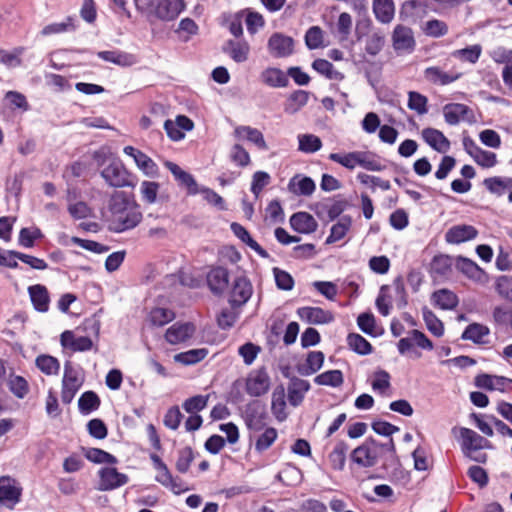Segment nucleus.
Listing matches in <instances>:
<instances>
[{"instance_id": "obj_5", "label": "nucleus", "mask_w": 512, "mask_h": 512, "mask_svg": "<svg viewBox=\"0 0 512 512\" xmlns=\"http://www.w3.org/2000/svg\"><path fill=\"white\" fill-rule=\"evenodd\" d=\"M271 382L265 367L252 370L245 380V391L252 397H260L269 391Z\"/></svg>"}, {"instance_id": "obj_8", "label": "nucleus", "mask_w": 512, "mask_h": 512, "mask_svg": "<svg viewBox=\"0 0 512 512\" xmlns=\"http://www.w3.org/2000/svg\"><path fill=\"white\" fill-rule=\"evenodd\" d=\"M253 293L252 284L244 276L237 277L232 286L229 303L232 308L241 307L249 301Z\"/></svg>"}, {"instance_id": "obj_51", "label": "nucleus", "mask_w": 512, "mask_h": 512, "mask_svg": "<svg viewBox=\"0 0 512 512\" xmlns=\"http://www.w3.org/2000/svg\"><path fill=\"white\" fill-rule=\"evenodd\" d=\"M174 318L175 313L172 310L162 307L153 308L149 314V321L151 325L156 327H162L173 321Z\"/></svg>"}, {"instance_id": "obj_58", "label": "nucleus", "mask_w": 512, "mask_h": 512, "mask_svg": "<svg viewBox=\"0 0 512 512\" xmlns=\"http://www.w3.org/2000/svg\"><path fill=\"white\" fill-rule=\"evenodd\" d=\"M299 150L305 153H314L321 149L322 142L313 134L299 135Z\"/></svg>"}, {"instance_id": "obj_26", "label": "nucleus", "mask_w": 512, "mask_h": 512, "mask_svg": "<svg viewBox=\"0 0 512 512\" xmlns=\"http://www.w3.org/2000/svg\"><path fill=\"white\" fill-rule=\"evenodd\" d=\"M459 437L461 439V450L464 455H469L472 450H481V443L484 442V437L474 430L461 427L459 429Z\"/></svg>"}, {"instance_id": "obj_62", "label": "nucleus", "mask_w": 512, "mask_h": 512, "mask_svg": "<svg viewBox=\"0 0 512 512\" xmlns=\"http://www.w3.org/2000/svg\"><path fill=\"white\" fill-rule=\"evenodd\" d=\"M277 430L273 427L266 428L262 434L258 436L255 442V449L258 452L267 450L276 440Z\"/></svg>"}, {"instance_id": "obj_43", "label": "nucleus", "mask_w": 512, "mask_h": 512, "mask_svg": "<svg viewBox=\"0 0 512 512\" xmlns=\"http://www.w3.org/2000/svg\"><path fill=\"white\" fill-rule=\"evenodd\" d=\"M77 28L75 18L72 16L66 17L63 22L50 23L42 28L40 31L41 36L46 37L53 34H60L70 31H75Z\"/></svg>"}, {"instance_id": "obj_28", "label": "nucleus", "mask_w": 512, "mask_h": 512, "mask_svg": "<svg viewBox=\"0 0 512 512\" xmlns=\"http://www.w3.org/2000/svg\"><path fill=\"white\" fill-rule=\"evenodd\" d=\"M310 389V383L307 380L293 377L288 384V401L296 407L304 399L305 393Z\"/></svg>"}, {"instance_id": "obj_59", "label": "nucleus", "mask_w": 512, "mask_h": 512, "mask_svg": "<svg viewBox=\"0 0 512 512\" xmlns=\"http://www.w3.org/2000/svg\"><path fill=\"white\" fill-rule=\"evenodd\" d=\"M194 460V451L190 446H186L178 451L176 460V469L180 473L188 472L191 463Z\"/></svg>"}, {"instance_id": "obj_15", "label": "nucleus", "mask_w": 512, "mask_h": 512, "mask_svg": "<svg viewBox=\"0 0 512 512\" xmlns=\"http://www.w3.org/2000/svg\"><path fill=\"white\" fill-rule=\"evenodd\" d=\"M194 333L195 326L193 323H175L167 329L165 339L168 343L176 345L186 342Z\"/></svg>"}, {"instance_id": "obj_50", "label": "nucleus", "mask_w": 512, "mask_h": 512, "mask_svg": "<svg viewBox=\"0 0 512 512\" xmlns=\"http://www.w3.org/2000/svg\"><path fill=\"white\" fill-rule=\"evenodd\" d=\"M317 385L339 387L343 384V373L340 370H328L314 378Z\"/></svg>"}, {"instance_id": "obj_47", "label": "nucleus", "mask_w": 512, "mask_h": 512, "mask_svg": "<svg viewBox=\"0 0 512 512\" xmlns=\"http://www.w3.org/2000/svg\"><path fill=\"white\" fill-rule=\"evenodd\" d=\"M422 316L429 332L436 337H441L444 334L443 322L427 306L422 308Z\"/></svg>"}, {"instance_id": "obj_23", "label": "nucleus", "mask_w": 512, "mask_h": 512, "mask_svg": "<svg viewBox=\"0 0 512 512\" xmlns=\"http://www.w3.org/2000/svg\"><path fill=\"white\" fill-rule=\"evenodd\" d=\"M222 51L229 55L236 63H243L248 59L250 46L245 40L235 41L229 39L223 45Z\"/></svg>"}, {"instance_id": "obj_45", "label": "nucleus", "mask_w": 512, "mask_h": 512, "mask_svg": "<svg viewBox=\"0 0 512 512\" xmlns=\"http://www.w3.org/2000/svg\"><path fill=\"white\" fill-rule=\"evenodd\" d=\"M208 355V349L197 348L178 353L174 356V361L182 365H194L201 362Z\"/></svg>"}, {"instance_id": "obj_64", "label": "nucleus", "mask_w": 512, "mask_h": 512, "mask_svg": "<svg viewBox=\"0 0 512 512\" xmlns=\"http://www.w3.org/2000/svg\"><path fill=\"white\" fill-rule=\"evenodd\" d=\"M390 379L391 376L387 371L382 369L375 371L374 379L371 383L372 389L381 394L385 393L391 387Z\"/></svg>"}, {"instance_id": "obj_21", "label": "nucleus", "mask_w": 512, "mask_h": 512, "mask_svg": "<svg viewBox=\"0 0 512 512\" xmlns=\"http://www.w3.org/2000/svg\"><path fill=\"white\" fill-rule=\"evenodd\" d=\"M260 80L263 84L271 88H284L289 85L287 72L285 73L280 68L268 67L260 74Z\"/></svg>"}, {"instance_id": "obj_54", "label": "nucleus", "mask_w": 512, "mask_h": 512, "mask_svg": "<svg viewBox=\"0 0 512 512\" xmlns=\"http://www.w3.org/2000/svg\"><path fill=\"white\" fill-rule=\"evenodd\" d=\"M8 388L17 398H24L29 392L27 380L18 375H11L8 380Z\"/></svg>"}, {"instance_id": "obj_32", "label": "nucleus", "mask_w": 512, "mask_h": 512, "mask_svg": "<svg viewBox=\"0 0 512 512\" xmlns=\"http://www.w3.org/2000/svg\"><path fill=\"white\" fill-rule=\"evenodd\" d=\"M231 230L234 235L239 238L243 243H245L248 247H250L253 251H255L259 256L266 258L268 257V253L265 249L259 245L257 241H255L248 230L239 223L233 222L231 224Z\"/></svg>"}, {"instance_id": "obj_39", "label": "nucleus", "mask_w": 512, "mask_h": 512, "mask_svg": "<svg viewBox=\"0 0 512 512\" xmlns=\"http://www.w3.org/2000/svg\"><path fill=\"white\" fill-rule=\"evenodd\" d=\"M490 333V329L479 323L469 324L461 335V339L470 340L475 344H484L485 341L483 338L488 336Z\"/></svg>"}, {"instance_id": "obj_49", "label": "nucleus", "mask_w": 512, "mask_h": 512, "mask_svg": "<svg viewBox=\"0 0 512 512\" xmlns=\"http://www.w3.org/2000/svg\"><path fill=\"white\" fill-rule=\"evenodd\" d=\"M35 364L46 375H56L60 370L59 360L51 355H39L35 360Z\"/></svg>"}, {"instance_id": "obj_36", "label": "nucleus", "mask_w": 512, "mask_h": 512, "mask_svg": "<svg viewBox=\"0 0 512 512\" xmlns=\"http://www.w3.org/2000/svg\"><path fill=\"white\" fill-rule=\"evenodd\" d=\"M378 454L379 459L383 460V467L385 469L395 468L399 465L393 438H390L386 443H380Z\"/></svg>"}, {"instance_id": "obj_31", "label": "nucleus", "mask_w": 512, "mask_h": 512, "mask_svg": "<svg viewBox=\"0 0 512 512\" xmlns=\"http://www.w3.org/2000/svg\"><path fill=\"white\" fill-rule=\"evenodd\" d=\"M453 259L448 255L439 254L433 257L429 272L434 279L443 278L450 274Z\"/></svg>"}, {"instance_id": "obj_14", "label": "nucleus", "mask_w": 512, "mask_h": 512, "mask_svg": "<svg viewBox=\"0 0 512 512\" xmlns=\"http://www.w3.org/2000/svg\"><path fill=\"white\" fill-rule=\"evenodd\" d=\"M456 269L467 278L478 283H484L487 280L486 272L478 266L473 260L459 256L455 262Z\"/></svg>"}, {"instance_id": "obj_29", "label": "nucleus", "mask_w": 512, "mask_h": 512, "mask_svg": "<svg viewBox=\"0 0 512 512\" xmlns=\"http://www.w3.org/2000/svg\"><path fill=\"white\" fill-rule=\"evenodd\" d=\"M290 225L293 230L303 234L314 232L318 226L313 216L307 212H297L293 214L290 218Z\"/></svg>"}, {"instance_id": "obj_1", "label": "nucleus", "mask_w": 512, "mask_h": 512, "mask_svg": "<svg viewBox=\"0 0 512 512\" xmlns=\"http://www.w3.org/2000/svg\"><path fill=\"white\" fill-rule=\"evenodd\" d=\"M134 194H111L108 230L122 233L135 228L142 220V213L134 200Z\"/></svg>"}, {"instance_id": "obj_41", "label": "nucleus", "mask_w": 512, "mask_h": 512, "mask_svg": "<svg viewBox=\"0 0 512 512\" xmlns=\"http://www.w3.org/2000/svg\"><path fill=\"white\" fill-rule=\"evenodd\" d=\"M352 225L350 216H342L337 223H335L330 230V234L326 239L327 244L335 243L345 237Z\"/></svg>"}, {"instance_id": "obj_61", "label": "nucleus", "mask_w": 512, "mask_h": 512, "mask_svg": "<svg viewBox=\"0 0 512 512\" xmlns=\"http://www.w3.org/2000/svg\"><path fill=\"white\" fill-rule=\"evenodd\" d=\"M358 165L369 171H381L385 167L379 157L371 152H360Z\"/></svg>"}, {"instance_id": "obj_35", "label": "nucleus", "mask_w": 512, "mask_h": 512, "mask_svg": "<svg viewBox=\"0 0 512 512\" xmlns=\"http://www.w3.org/2000/svg\"><path fill=\"white\" fill-rule=\"evenodd\" d=\"M373 12L375 18L384 24L391 22L394 17L395 7L393 0H374Z\"/></svg>"}, {"instance_id": "obj_55", "label": "nucleus", "mask_w": 512, "mask_h": 512, "mask_svg": "<svg viewBox=\"0 0 512 512\" xmlns=\"http://www.w3.org/2000/svg\"><path fill=\"white\" fill-rule=\"evenodd\" d=\"M428 99L423 94L416 92V91H410L408 93V108L410 110L416 111L418 114L423 115L428 112Z\"/></svg>"}, {"instance_id": "obj_44", "label": "nucleus", "mask_w": 512, "mask_h": 512, "mask_svg": "<svg viewBox=\"0 0 512 512\" xmlns=\"http://www.w3.org/2000/svg\"><path fill=\"white\" fill-rule=\"evenodd\" d=\"M481 54L482 46L480 44H474L462 49L454 50L451 53V56L455 59L460 60L461 62L475 64L478 62Z\"/></svg>"}, {"instance_id": "obj_12", "label": "nucleus", "mask_w": 512, "mask_h": 512, "mask_svg": "<svg viewBox=\"0 0 512 512\" xmlns=\"http://www.w3.org/2000/svg\"><path fill=\"white\" fill-rule=\"evenodd\" d=\"M206 281L214 295H222L229 285V271L222 266L213 267L208 272Z\"/></svg>"}, {"instance_id": "obj_53", "label": "nucleus", "mask_w": 512, "mask_h": 512, "mask_svg": "<svg viewBox=\"0 0 512 512\" xmlns=\"http://www.w3.org/2000/svg\"><path fill=\"white\" fill-rule=\"evenodd\" d=\"M425 77L435 84L447 85L457 80L459 75L452 76L438 67H428L425 70Z\"/></svg>"}, {"instance_id": "obj_16", "label": "nucleus", "mask_w": 512, "mask_h": 512, "mask_svg": "<svg viewBox=\"0 0 512 512\" xmlns=\"http://www.w3.org/2000/svg\"><path fill=\"white\" fill-rule=\"evenodd\" d=\"M478 230L472 225H454L445 233V240L449 244H460L477 237Z\"/></svg>"}, {"instance_id": "obj_20", "label": "nucleus", "mask_w": 512, "mask_h": 512, "mask_svg": "<svg viewBox=\"0 0 512 512\" xmlns=\"http://www.w3.org/2000/svg\"><path fill=\"white\" fill-rule=\"evenodd\" d=\"M183 9V0H159L155 14L161 20L171 21L177 18Z\"/></svg>"}, {"instance_id": "obj_63", "label": "nucleus", "mask_w": 512, "mask_h": 512, "mask_svg": "<svg viewBox=\"0 0 512 512\" xmlns=\"http://www.w3.org/2000/svg\"><path fill=\"white\" fill-rule=\"evenodd\" d=\"M208 395H196L186 399L183 403V409L190 414H197V412L206 408L208 403Z\"/></svg>"}, {"instance_id": "obj_52", "label": "nucleus", "mask_w": 512, "mask_h": 512, "mask_svg": "<svg viewBox=\"0 0 512 512\" xmlns=\"http://www.w3.org/2000/svg\"><path fill=\"white\" fill-rule=\"evenodd\" d=\"M483 184L489 192H512V178L494 176L484 179Z\"/></svg>"}, {"instance_id": "obj_4", "label": "nucleus", "mask_w": 512, "mask_h": 512, "mask_svg": "<svg viewBox=\"0 0 512 512\" xmlns=\"http://www.w3.org/2000/svg\"><path fill=\"white\" fill-rule=\"evenodd\" d=\"M243 417L249 430L259 432L265 428L268 415L265 405L259 400H253L245 406Z\"/></svg>"}, {"instance_id": "obj_38", "label": "nucleus", "mask_w": 512, "mask_h": 512, "mask_svg": "<svg viewBox=\"0 0 512 512\" xmlns=\"http://www.w3.org/2000/svg\"><path fill=\"white\" fill-rule=\"evenodd\" d=\"M309 92L305 90H295L287 98L284 111L289 114L298 112L304 107L309 99Z\"/></svg>"}, {"instance_id": "obj_34", "label": "nucleus", "mask_w": 512, "mask_h": 512, "mask_svg": "<svg viewBox=\"0 0 512 512\" xmlns=\"http://www.w3.org/2000/svg\"><path fill=\"white\" fill-rule=\"evenodd\" d=\"M81 450H82L84 457L92 463H95V464L106 463V464H110V465H115L118 463V459L114 455H112L100 448L82 447Z\"/></svg>"}, {"instance_id": "obj_40", "label": "nucleus", "mask_w": 512, "mask_h": 512, "mask_svg": "<svg viewBox=\"0 0 512 512\" xmlns=\"http://www.w3.org/2000/svg\"><path fill=\"white\" fill-rule=\"evenodd\" d=\"M287 188L288 192H314L316 184L311 177L296 174L289 180Z\"/></svg>"}, {"instance_id": "obj_6", "label": "nucleus", "mask_w": 512, "mask_h": 512, "mask_svg": "<svg viewBox=\"0 0 512 512\" xmlns=\"http://www.w3.org/2000/svg\"><path fill=\"white\" fill-rule=\"evenodd\" d=\"M347 207L345 200L326 198L312 206L317 217L324 222L333 221L338 218Z\"/></svg>"}, {"instance_id": "obj_27", "label": "nucleus", "mask_w": 512, "mask_h": 512, "mask_svg": "<svg viewBox=\"0 0 512 512\" xmlns=\"http://www.w3.org/2000/svg\"><path fill=\"white\" fill-rule=\"evenodd\" d=\"M325 355L322 351L308 352L305 362L297 366V371L302 376H310L318 372L324 364Z\"/></svg>"}, {"instance_id": "obj_25", "label": "nucleus", "mask_w": 512, "mask_h": 512, "mask_svg": "<svg viewBox=\"0 0 512 512\" xmlns=\"http://www.w3.org/2000/svg\"><path fill=\"white\" fill-rule=\"evenodd\" d=\"M422 137L437 152L445 153L450 148V141L440 130L435 128L423 129Z\"/></svg>"}, {"instance_id": "obj_17", "label": "nucleus", "mask_w": 512, "mask_h": 512, "mask_svg": "<svg viewBox=\"0 0 512 512\" xmlns=\"http://www.w3.org/2000/svg\"><path fill=\"white\" fill-rule=\"evenodd\" d=\"M61 345L73 352L89 351L93 347V341L88 336L76 337L73 331L66 330L60 336Z\"/></svg>"}, {"instance_id": "obj_60", "label": "nucleus", "mask_w": 512, "mask_h": 512, "mask_svg": "<svg viewBox=\"0 0 512 512\" xmlns=\"http://www.w3.org/2000/svg\"><path fill=\"white\" fill-rule=\"evenodd\" d=\"M360 151L349 152L346 154L331 153L329 159L341 164L345 168L354 169L359 162Z\"/></svg>"}, {"instance_id": "obj_33", "label": "nucleus", "mask_w": 512, "mask_h": 512, "mask_svg": "<svg viewBox=\"0 0 512 512\" xmlns=\"http://www.w3.org/2000/svg\"><path fill=\"white\" fill-rule=\"evenodd\" d=\"M431 300L434 306L442 310H452L458 305L457 295L448 289L435 291L432 294Z\"/></svg>"}, {"instance_id": "obj_37", "label": "nucleus", "mask_w": 512, "mask_h": 512, "mask_svg": "<svg viewBox=\"0 0 512 512\" xmlns=\"http://www.w3.org/2000/svg\"><path fill=\"white\" fill-rule=\"evenodd\" d=\"M312 68L329 80L342 81L345 78L344 74L336 70L331 62L323 58L315 59L312 62Z\"/></svg>"}, {"instance_id": "obj_7", "label": "nucleus", "mask_w": 512, "mask_h": 512, "mask_svg": "<svg viewBox=\"0 0 512 512\" xmlns=\"http://www.w3.org/2000/svg\"><path fill=\"white\" fill-rule=\"evenodd\" d=\"M99 491H112L126 485L129 482V476L119 472L115 467H102L98 471Z\"/></svg>"}, {"instance_id": "obj_13", "label": "nucleus", "mask_w": 512, "mask_h": 512, "mask_svg": "<svg viewBox=\"0 0 512 512\" xmlns=\"http://www.w3.org/2000/svg\"><path fill=\"white\" fill-rule=\"evenodd\" d=\"M165 166L174 176L175 180L181 188L187 189V192H199L197 183L192 174L181 169L179 165L174 162L166 161ZM200 192H214L210 188H202Z\"/></svg>"}, {"instance_id": "obj_57", "label": "nucleus", "mask_w": 512, "mask_h": 512, "mask_svg": "<svg viewBox=\"0 0 512 512\" xmlns=\"http://www.w3.org/2000/svg\"><path fill=\"white\" fill-rule=\"evenodd\" d=\"M423 32L427 36L439 38L448 33V25L442 20L431 19L425 23Z\"/></svg>"}, {"instance_id": "obj_56", "label": "nucleus", "mask_w": 512, "mask_h": 512, "mask_svg": "<svg viewBox=\"0 0 512 512\" xmlns=\"http://www.w3.org/2000/svg\"><path fill=\"white\" fill-rule=\"evenodd\" d=\"M235 132L238 135L245 133V137L248 141L254 143L260 149H266L267 146L263 134L258 129L250 126H240L235 130Z\"/></svg>"}, {"instance_id": "obj_2", "label": "nucleus", "mask_w": 512, "mask_h": 512, "mask_svg": "<svg viewBox=\"0 0 512 512\" xmlns=\"http://www.w3.org/2000/svg\"><path fill=\"white\" fill-rule=\"evenodd\" d=\"M105 182L114 188L134 189L138 183L136 175L129 172L119 158H113L101 171Z\"/></svg>"}, {"instance_id": "obj_18", "label": "nucleus", "mask_w": 512, "mask_h": 512, "mask_svg": "<svg viewBox=\"0 0 512 512\" xmlns=\"http://www.w3.org/2000/svg\"><path fill=\"white\" fill-rule=\"evenodd\" d=\"M443 115L445 122L449 125H457L461 119H468L469 115L473 118L471 108L462 103H448L443 107Z\"/></svg>"}, {"instance_id": "obj_22", "label": "nucleus", "mask_w": 512, "mask_h": 512, "mask_svg": "<svg viewBox=\"0 0 512 512\" xmlns=\"http://www.w3.org/2000/svg\"><path fill=\"white\" fill-rule=\"evenodd\" d=\"M97 56L103 61L110 62L121 67H130L137 63V58L134 54L121 50L99 51Z\"/></svg>"}, {"instance_id": "obj_11", "label": "nucleus", "mask_w": 512, "mask_h": 512, "mask_svg": "<svg viewBox=\"0 0 512 512\" xmlns=\"http://www.w3.org/2000/svg\"><path fill=\"white\" fill-rule=\"evenodd\" d=\"M392 43L396 52H413L416 42L412 29L398 24L392 33Z\"/></svg>"}, {"instance_id": "obj_42", "label": "nucleus", "mask_w": 512, "mask_h": 512, "mask_svg": "<svg viewBox=\"0 0 512 512\" xmlns=\"http://www.w3.org/2000/svg\"><path fill=\"white\" fill-rule=\"evenodd\" d=\"M100 397L94 391H85L78 400V409L82 415H88L100 407Z\"/></svg>"}, {"instance_id": "obj_3", "label": "nucleus", "mask_w": 512, "mask_h": 512, "mask_svg": "<svg viewBox=\"0 0 512 512\" xmlns=\"http://www.w3.org/2000/svg\"><path fill=\"white\" fill-rule=\"evenodd\" d=\"M379 448L380 442L369 437L361 445L352 450L350 460L359 467H373L379 461Z\"/></svg>"}, {"instance_id": "obj_24", "label": "nucleus", "mask_w": 512, "mask_h": 512, "mask_svg": "<svg viewBox=\"0 0 512 512\" xmlns=\"http://www.w3.org/2000/svg\"><path fill=\"white\" fill-rule=\"evenodd\" d=\"M28 293L34 309L45 313L49 310L50 296L48 289L41 284H35L28 287Z\"/></svg>"}, {"instance_id": "obj_48", "label": "nucleus", "mask_w": 512, "mask_h": 512, "mask_svg": "<svg viewBox=\"0 0 512 512\" xmlns=\"http://www.w3.org/2000/svg\"><path fill=\"white\" fill-rule=\"evenodd\" d=\"M347 344L352 351L359 355H368L373 349L371 343L358 333H349Z\"/></svg>"}, {"instance_id": "obj_9", "label": "nucleus", "mask_w": 512, "mask_h": 512, "mask_svg": "<svg viewBox=\"0 0 512 512\" xmlns=\"http://www.w3.org/2000/svg\"><path fill=\"white\" fill-rule=\"evenodd\" d=\"M298 317L308 323L314 325L329 324L334 321V314L329 310L321 307L304 306L297 309Z\"/></svg>"}, {"instance_id": "obj_19", "label": "nucleus", "mask_w": 512, "mask_h": 512, "mask_svg": "<svg viewBox=\"0 0 512 512\" xmlns=\"http://www.w3.org/2000/svg\"><path fill=\"white\" fill-rule=\"evenodd\" d=\"M22 494L21 487L16 486V481L10 476L0 477V503H11L20 501Z\"/></svg>"}, {"instance_id": "obj_46", "label": "nucleus", "mask_w": 512, "mask_h": 512, "mask_svg": "<svg viewBox=\"0 0 512 512\" xmlns=\"http://www.w3.org/2000/svg\"><path fill=\"white\" fill-rule=\"evenodd\" d=\"M286 401L285 392L283 387L276 388L272 393L271 410L277 420L283 421L286 419L285 412Z\"/></svg>"}, {"instance_id": "obj_30", "label": "nucleus", "mask_w": 512, "mask_h": 512, "mask_svg": "<svg viewBox=\"0 0 512 512\" xmlns=\"http://www.w3.org/2000/svg\"><path fill=\"white\" fill-rule=\"evenodd\" d=\"M349 445L344 440H339L328 454V461L331 469L342 471L345 468Z\"/></svg>"}, {"instance_id": "obj_10", "label": "nucleus", "mask_w": 512, "mask_h": 512, "mask_svg": "<svg viewBox=\"0 0 512 512\" xmlns=\"http://www.w3.org/2000/svg\"><path fill=\"white\" fill-rule=\"evenodd\" d=\"M267 47L274 58H285L293 53L294 40L290 36L276 32L270 36Z\"/></svg>"}]
</instances>
